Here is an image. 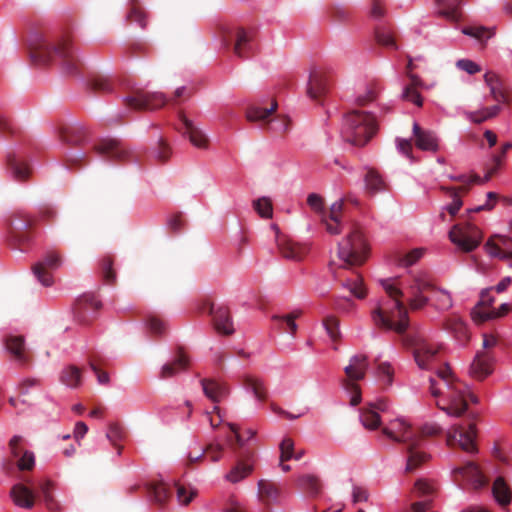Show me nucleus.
<instances>
[{"instance_id":"f257e3e1","label":"nucleus","mask_w":512,"mask_h":512,"mask_svg":"<svg viewBox=\"0 0 512 512\" xmlns=\"http://www.w3.org/2000/svg\"><path fill=\"white\" fill-rule=\"evenodd\" d=\"M382 286L393 301V305L387 307L379 304L372 311L375 325L401 335L404 347L411 350V352H437L420 332H406L409 326V316L407 308L401 300L403 291L389 280H383Z\"/></svg>"},{"instance_id":"f03ea898","label":"nucleus","mask_w":512,"mask_h":512,"mask_svg":"<svg viewBox=\"0 0 512 512\" xmlns=\"http://www.w3.org/2000/svg\"><path fill=\"white\" fill-rule=\"evenodd\" d=\"M367 253L368 246L362 232L354 229L338 244L339 262L332 260L329 263L334 279L358 299L365 298L367 291L362 276L354 268L366 261Z\"/></svg>"},{"instance_id":"7ed1b4c3","label":"nucleus","mask_w":512,"mask_h":512,"mask_svg":"<svg viewBox=\"0 0 512 512\" xmlns=\"http://www.w3.org/2000/svg\"><path fill=\"white\" fill-rule=\"evenodd\" d=\"M414 361L419 369L433 371L444 384V388H441L435 378L428 380L432 397L438 399L436 407L448 413L460 414L462 409L456 405L462 401L467 384L457 379L447 362L437 361L435 354H414Z\"/></svg>"},{"instance_id":"20e7f679","label":"nucleus","mask_w":512,"mask_h":512,"mask_svg":"<svg viewBox=\"0 0 512 512\" xmlns=\"http://www.w3.org/2000/svg\"><path fill=\"white\" fill-rule=\"evenodd\" d=\"M29 51L32 61L39 65L58 59L66 73L74 74L79 70L80 61L68 37L54 39L46 34L36 33L29 42Z\"/></svg>"},{"instance_id":"39448f33","label":"nucleus","mask_w":512,"mask_h":512,"mask_svg":"<svg viewBox=\"0 0 512 512\" xmlns=\"http://www.w3.org/2000/svg\"><path fill=\"white\" fill-rule=\"evenodd\" d=\"M376 118L369 112L352 110L344 117L342 137L345 142L356 146H365L376 134Z\"/></svg>"},{"instance_id":"423d86ee","label":"nucleus","mask_w":512,"mask_h":512,"mask_svg":"<svg viewBox=\"0 0 512 512\" xmlns=\"http://www.w3.org/2000/svg\"><path fill=\"white\" fill-rule=\"evenodd\" d=\"M368 359L364 354H355L345 366V378L341 380L342 388L351 394L350 404L355 407L361 402L360 386L356 382L365 378Z\"/></svg>"},{"instance_id":"0eeeda50","label":"nucleus","mask_w":512,"mask_h":512,"mask_svg":"<svg viewBox=\"0 0 512 512\" xmlns=\"http://www.w3.org/2000/svg\"><path fill=\"white\" fill-rule=\"evenodd\" d=\"M203 313H208L211 322L217 333L222 335H231L234 333V323L229 307L224 303H215L206 298L199 306Z\"/></svg>"},{"instance_id":"6e6552de","label":"nucleus","mask_w":512,"mask_h":512,"mask_svg":"<svg viewBox=\"0 0 512 512\" xmlns=\"http://www.w3.org/2000/svg\"><path fill=\"white\" fill-rule=\"evenodd\" d=\"M476 428L474 421L467 424V428L461 424H455L447 431L446 443L448 447H459L469 454L477 453L475 444Z\"/></svg>"},{"instance_id":"1a4fd4ad","label":"nucleus","mask_w":512,"mask_h":512,"mask_svg":"<svg viewBox=\"0 0 512 512\" xmlns=\"http://www.w3.org/2000/svg\"><path fill=\"white\" fill-rule=\"evenodd\" d=\"M223 45L226 48L232 47L234 54L246 59L252 52V34L242 27L227 28L222 33Z\"/></svg>"},{"instance_id":"9d476101","label":"nucleus","mask_w":512,"mask_h":512,"mask_svg":"<svg viewBox=\"0 0 512 512\" xmlns=\"http://www.w3.org/2000/svg\"><path fill=\"white\" fill-rule=\"evenodd\" d=\"M449 238L464 252H471L481 243L482 232L471 223L456 224L450 230Z\"/></svg>"},{"instance_id":"9b49d317","label":"nucleus","mask_w":512,"mask_h":512,"mask_svg":"<svg viewBox=\"0 0 512 512\" xmlns=\"http://www.w3.org/2000/svg\"><path fill=\"white\" fill-rule=\"evenodd\" d=\"M36 218L25 211L15 212L9 222L8 232L11 240L18 244H24L29 241V230L36 225Z\"/></svg>"},{"instance_id":"f8f14e48","label":"nucleus","mask_w":512,"mask_h":512,"mask_svg":"<svg viewBox=\"0 0 512 512\" xmlns=\"http://www.w3.org/2000/svg\"><path fill=\"white\" fill-rule=\"evenodd\" d=\"M93 149L100 156L113 161L125 162L135 159L129 147L117 139H102L94 145Z\"/></svg>"},{"instance_id":"ddd939ff","label":"nucleus","mask_w":512,"mask_h":512,"mask_svg":"<svg viewBox=\"0 0 512 512\" xmlns=\"http://www.w3.org/2000/svg\"><path fill=\"white\" fill-rule=\"evenodd\" d=\"M62 263V255L56 250H50L33 266V273L43 286H51L53 284L51 271L59 268Z\"/></svg>"},{"instance_id":"4468645a","label":"nucleus","mask_w":512,"mask_h":512,"mask_svg":"<svg viewBox=\"0 0 512 512\" xmlns=\"http://www.w3.org/2000/svg\"><path fill=\"white\" fill-rule=\"evenodd\" d=\"M382 434L391 438L394 442L410 444H420V435L407 424L402 418L394 419L391 422V428L382 429Z\"/></svg>"},{"instance_id":"2eb2a0df","label":"nucleus","mask_w":512,"mask_h":512,"mask_svg":"<svg viewBox=\"0 0 512 512\" xmlns=\"http://www.w3.org/2000/svg\"><path fill=\"white\" fill-rule=\"evenodd\" d=\"M125 101L126 105L134 110H154L167 102L162 93H150L144 90L134 91Z\"/></svg>"},{"instance_id":"dca6fc26","label":"nucleus","mask_w":512,"mask_h":512,"mask_svg":"<svg viewBox=\"0 0 512 512\" xmlns=\"http://www.w3.org/2000/svg\"><path fill=\"white\" fill-rule=\"evenodd\" d=\"M102 304L93 294H84L79 297L75 303V319L83 325L90 324L100 310Z\"/></svg>"},{"instance_id":"f3484780","label":"nucleus","mask_w":512,"mask_h":512,"mask_svg":"<svg viewBox=\"0 0 512 512\" xmlns=\"http://www.w3.org/2000/svg\"><path fill=\"white\" fill-rule=\"evenodd\" d=\"M255 453L252 450H243L238 453V459L225 478L230 483H239L251 475L254 469Z\"/></svg>"},{"instance_id":"a211bd4d","label":"nucleus","mask_w":512,"mask_h":512,"mask_svg":"<svg viewBox=\"0 0 512 512\" xmlns=\"http://www.w3.org/2000/svg\"><path fill=\"white\" fill-rule=\"evenodd\" d=\"M495 359L492 354H475L469 364L468 374L470 377L482 381L493 374Z\"/></svg>"},{"instance_id":"6ab92c4d","label":"nucleus","mask_w":512,"mask_h":512,"mask_svg":"<svg viewBox=\"0 0 512 512\" xmlns=\"http://www.w3.org/2000/svg\"><path fill=\"white\" fill-rule=\"evenodd\" d=\"M453 473L455 477H461L466 480L467 483L472 485L473 489H482L488 484L486 476L482 474L479 466L472 461L467 462L466 465L454 468Z\"/></svg>"},{"instance_id":"aec40b11","label":"nucleus","mask_w":512,"mask_h":512,"mask_svg":"<svg viewBox=\"0 0 512 512\" xmlns=\"http://www.w3.org/2000/svg\"><path fill=\"white\" fill-rule=\"evenodd\" d=\"M276 244L280 254L289 260L301 261L308 253V247L292 241L285 235H276Z\"/></svg>"},{"instance_id":"412c9836","label":"nucleus","mask_w":512,"mask_h":512,"mask_svg":"<svg viewBox=\"0 0 512 512\" xmlns=\"http://www.w3.org/2000/svg\"><path fill=\"white\" fill-rule=\"evenodd\" d=\"M21 436L11 438L9 442L10 453L12 459L16 460V465L20 471H30L35 466V456L32 452L23 450L19 447Z\"/></svg>"},{"instance_id":"4be33fe9","label":"nucleus","mask_w":512,"mask_h":512,"mask_svg":"<svg viewBox=\"0 0 512 512\" xmlns=\"http://www.w3.org/2000/svg\"><path fill=\"white\" fill-rule=\"evenodd\" d=\"M485 250L492 257L503 260L512 259V239L507 236L495 235L486 242Z\"/></svg>"},{"instance_id":"5701e85b","label":"nucleus","mask_w":512,"mask_h":512,"mask_svg":"<svg viewBox=\"0 0 512 512\" xmlns=\"http://www.w3.org/2000/svg\"><path fill=\"white\" fill-rule=\"evenodd\" d=\"M328 90V79L326 73L322 69L314 68L310 72L307 94L308 96L319 101Z\"/></svg>"},{"instance_id":"b1692460","label":"nucleus","mask_w":512,"mask_h":512,"mask_svg":"<svg viewBox=\"0 0 512 512\" xmlns=\"http://www.w3.org/2000/svg\"><path fill=\"white\" fill-rule=\"evenodd\" d=\"M203 392L206 398L212 403H218L228 396L230 390L224 382H220L214 378H203L200 380Z\"/></svg>"},{"instance_id":"393cba45","label":"nucleus","mask_w":512,"mask_h":512,"mask_svg":"<svg viewBox=\"0 0 512 512\" xmlns=\"http://www.w3.org/2000/svg\"><path fill=\"white\" fill-rule=\"evenodd\" d=\"M344 199L334 202L327 211V221L321 222L326 231L331 235H338L342 232V213L344 209Z\"/></svg>"},{"instance_id":"a878e982","label":"nucleus","mask_w":512,"mask_h":512,"mask_svg":"<svg viewBox=\"0 0 512 512\" xmlns=\"http://www.w3.org/2000/svg\"><path fill=\"white\" fill-rule=\"evenodd\" d=\"M180 120L183 124V134L188 136L190 142L198 148H208L209 139L206 134L195 126L184 114H180Z\"/></svg>"},{"instance_id":"bb28decb","label":"nucleus","mask_w":512,"mask_h":512,"mask_svg":"<svg viewBox=\"0 0 512 512\" xmlns=\"http://www.w3.org/2000/svg\"><path fill=\"white\" fill-rule=\"evenodd\" d=\"M413 135L417 148L425 151L436 152L438 150V139L434 132L422 129L419 124H413Z\"/></svg>"},{"instance_id":"cd10ccee","label":"nucleus","mask_w":512,"mask_h":512,"mask_svg":"<svg viewBox=\"0 0 512 512\" xmlns=\"http://www.w3.org/2000/svg\"><path fill=\"white\" fill-rule=\"evenodd\" d=\"M12 502L18 507L31 509L35 505V494L30 488L22 483H17L10 489Z\"/></svg>"},{"instance_id":"c85d7f7f","label":"nucleus","mask_w":512,"mask_h":512,"mask_svg":"<svg viewBox=\"0 0 512 512\" xmlns=\"http://www.w3.org/2000/svg\"><path fill=\"white\" fill-rule=\"evenodd\" d=\"M484 81L489 87L490 94L495 101L503 103L509 102L505 84L499 75L489 71L484 75Z\"/></svg>"},{"instance_id":"c756f323","label":"nucleus","mask_w":512,"mask_h":512,"mask_svg":"<svg viewBox=\"0 0 512 512\" xmlns=\"http://www.w3.org/2000/svg\"><path fill=\"white\" fill-rule=\"evenodd\" d=\"M302 313H303L302 310L296 309L288 314H283V315L275 314L272 316L271 319L275 323L277 330H279L280 332H283V333H289L291 335H295L298 330V326L296 324V319L301 317Z\"/></svg>"},{"instance_id":"7c9ffc66","label":"nucleus","mask_w":512,"mask_h":512,"mask_svg":"<svg viewBox=\"0 0 512 512\" xmlns=\"http://www.w3.org/2000/svg\"><path fill=\"white\" fill-rule=\"evenodd\" d=\"M146 494L155 504L162 506L171 496V489L165 482H151L146 484Z\"/></svg>"},{"instance_id":"2f4dec72","label":"nucleus","mask_w":512,"mask_h":512,"mask_svg":"<svg viewBox=\"0 0 512 512\" xmlns=\"http://www.w3.org/2000/svg\"><path fill=\"white\" fill-rule=\"evenodd\" d=\"M420 444H410L406 446L407 462L406 473H412L420 468L424 463L429 460V455L425 452L418 450Z\"/></svg>"},{"instance_id":"473e14b6","label":"nucleus","mask_w":512,"mask_h":512,"mask_svg":"<svg viewBox=\"0 0 512 512\" xmlns=\"http://www.w3.org/2000/svg\"><path fill=\"white\" fill-rule=\"evenodd\" d=\"M410 83L404 87L402 99L412 102L418 107L423 105L419 88L423 86L422 80L416 74H409Z\"/></svg>"},{"instance_id":"72a5a7b5","label":"nucleus","mask_w":512,"mask_h":512,"mask_svg":"<svg viewBox=\"0 0 512 512\" xmlns=\"http://www.w3.org/2000/svg\"><path fill=\"white\" fill-rule=\"evenodd\" d=\"M280 495L279 485L270 480H260L258 482V497L265 505L277 502Z\"/></svg>"},{"instance_id":"f704fd0d","label":"nucleus","mask_w":512,"mask_h":512,"mask_svg":"<svg viewBox=\"0 0 512 512\" xmlns=\"http://www.w3.org/2000/svg\"><path fill=\"white\" fill-rule=\"evenodd\" d=\"M435 4L442 7V9L438 11L440 16L452 22H459L461 20V0H435Z\"/></svg>"},{"instance_id":"c9c22d12","label":"nucleus","mask_w":512,"mask_h":512,"mask_svg":"<svg viewBox=\"0 0 512 512\" xmlns=\"http://www.w3.org/2000/svg\"><path fill=\"white\" fill-rule=\"evenodd\" d=\"M512 310V305L504 303L498 309H489L488 311H481L480 309L472 310V319L477 324H482L487 320L497 319L505 316L509 311Z\"/></svg>"},{"instance_id":"e433bc0d","label":"nucleus","mask_w":512,"mask_h":512,"mask_svg":"<svg viewBox=\"0 0 512 512\" xmlns=\"http://www.w3.org/2000/svg\"><path fill=\"white\" fill-rule=\"evenodd\" d=\"M364 182L366 192L371 196L387 189V184L383 180L382 176L373 168L368 169L364 177Z\"/></svg>"},{"instance_id":"4c0bfd02","label":"nucleus","mask_w":512,"mask_h":512,"mask_svg":"<svg viewBox=\"0 0 512 512\" xmlns=\"http://www.w3.org/2000/svg\"><path fill=\"white\" fill-rule=\"evenodd\" d=\"M189 363L190 360L186 354H178L173 361L164 364L160 377L163 379L170 378L174 376L175 373L186 369Z\"/></svg>"},{"instance_id":"58836bf2","label":"nucleus","mask_w":512,"mask_h":512,"mask_svg":"<svg viewBox=\"0 0 512 512\" xmlns=\"http://www.w3.org/2000/svg\"><path fill=\"white\" fill-rule=\"evenodd\" d=\"M494 499L501 506H508L511 500V491L505 479L501 476L495 479L492 487Z\"/></svg>"},{"instance_id":"ea45409f","label":"nucleus","mask_w":512,"mask_h":512,"mask_svg":"<svg viewBox=\"0 0 512 512\" xmlns=\"http://www.w3.org/2000/svg\"><path fill=\"white\" fill-rule=\"evenodd\" d=\"M59 379H61L62 384L71 389H76L82 384V369L75 365H70L63 369Z\"/></svg>"},{"instance_id":"a19ab883","label":"nucleus","mask_w":512,"mask_h":512,"mask_svg":"<svg viewBox=\"0 0 512 512\" xmlns=\"http://www.w3.org/2000/svg\"><path fill=\"white\" fill-rule=\"evenodd\" d=\"M126 437V430L118 423L109 424L106 430V439L109 440L111 445L117 449V454L120 455L123 451V446L119 444Z\"/></svg>"},{"instance_id":"79ce46f5","label":"nucleus","mask_w":512,"mask_h":512,"mask_svg":"<svg viewBox=\"0 0 512 512\" xmlns=\"http://www.w3.org/2000/svg\"><path fill=\"white\" fill-rule=\"evenodd\" d=\"M7 163L15 180L24 182L29 178L30 168L26 163L16 159L15 156L8 157Z\"/></svg>"},{"instance_id":"37998d69","label":"nucleus","mask_w":512,"mask_h":512,"mask_svg":"<svg viewBox=\"0 0 512 512\" xmlns=\"http://www.w3.org/2000/svg\"><path fill=\"white\" fill-rule=\"evenodd\" d=\"M113 265L114 259L109 255L104 256L99 262L100 273L103 281L109 285L115 284L117 279L116 270L114 269Z\"/></svg>"},{"instance_id":"c03bdc74","label":"nucleus","mask_w":512,"mask_h":512,"mask_svg":"<svg viewBox=\"0 0 512 512\" xmlns=\"http://www.w3.org/2000/svg\"><path fill=\"white\" fill-rule=\"evenodd\" d=\"M375 376L382 383V385L391 386L394 377V368L390 362H380L378 359L375 360Z\"/></svg>"},{"instance_id":"a18cd8bd","label":"nucleus","mask_w":512,"mask_h":512,"mask_svg":"<svg viewBox=\"0 0 512 512\" xmlns=\"http://www.w3.org/2000/svg\"><path fill=\"white\" fill-rule=\"evenodd\" d=\"M243 385L245 389L253 393L254 397L260 402L266 400V389L262 380L253 378L252 376H246Z\"/></svg>"},{"instance_id":"49530a36","label":"nucleus","mask_w":512,"mask_h":512,"mask_svg":"<svg viewBox=\"0 0 512 512\" xmlns=\"http://www.w3.org/2000/svg\"><path fill=\"white\" fill-rule=\"evenodd\" d=\"M447 328L454 334L455 338L464 343L469 339V333L466 324L457 317H452L447 321Z\"/></svg>"},{"instance_id":"de8ad7c7","label":"nucleus","mask_w":512,"mask_h":512,"mask_svg":"<svg viewBox=\"0 0 512 512\" xmlns=\"http://www.w3.org/2000/svg\"><path fill=\"white\" fill-rule=\"evenodd\" d=\"M276 108H277L276 101H273L270 108H262V107H258V106H253V107H250L249 109H247L246 118L248 121H251V122L265 121L272 115V113L276 110Z\"/></svg>"},{"instance_id":"09e8293b","label":"nucleus","mask_w":512,"mask_h":512,"mask_svg":"<svg viewBox=\"0 0 512 512\" xmlns=\"http://www.w3.org/2000/svg\"><path fill=\"white\" fill-rule=\"evenodd\" d=\"M60 139L69 145H80L83 141V132L76 127H62L59 131Z\"/></svg>"},{"instance_id":"8fccbe9b","label":"nucleus","mask_w":512,"mask_h":512,"mask_svg":"<svg viewBox=\"0 0 512 512\" xmlns=\"http://www.w3.org/2000/svg\"><path fill=\"white\" fill-rule=\"evenodd\" d=\"M381 86L377 82H371L365 88V91L362 94H359L356 98V104L359 106H366L369 103L376 100L378 97Z\"/></svg>"},{"instance_id":"3c124183","label":"nucleus","mask_w":512,"mask_h":512,"mask_svg":"<svg viewBox=\"0 0 512 512\" xmlns=\"http://www.w3.org/2000/svg\"><path fill=\"white\" fill-rule=\"evenodd\" d=\"M308 206L320 216L321 222L327 221V210L325 209V201L322 196L316 193H311L307 197Z\"/></svg>"},{"instance_id":"603ef678","label":"nucleus","mask_w":512,"mask_h":512,"mask_svg":"<svg viewBox=\"0 0 512 512\" xmlns=\"http://www.w3.org/2000/svg\"><path fill=\"white\" fill-rule=\"evenodd\" d=\"M298 484L301 489H304L308 494L319 495L321 490V483L318 477L314 475H303L299 477Z\"/></svg>"},{"instance_id":"864d4df0","label":"nucleus","mask_w":512,"mask_h":512,"mask_svg":"<svg viewBox=\"0 0 512 512\" xmlns=\"http://www.w3.org/2000/svg\"><path fill=\"white\" fill-rule=\"evenodd\" d=\"M434 290V286L427 280L416 277L408 287L411 298H418L424 293Z\"/></svg>"},{"instance_id":"5fc2aeb1","label":"nucleus","mask_w":512,"mask_h":512,"mask_svg":"<svg viewBox=\"0 0 512 512\" xmlns=\"http://www.w3.org/2000/svg\"><path fill=\"white\" fill-rule=\"evenodd\" d=\"M360 421L365 428L374 430L379 427L381 423L380 415L373 409H364L360 413Z\"/></svg>"},{"instance_id":"6e6d98bb","label":"nucleus","mask_w":512,"mask_h":512,"mask_svg":"<svg viewBox=\"0 0 512 512\" xmlns=\"http://www.w3.org/2000/svg\"><path fill=\"white\" fill-rule=\"evenodd\" d=\"M452 180L459 182L461 185L459 187H454L458 193H467L469 191V185L473 183L482 184L486 182L484 178H480L477 174H473L471 176H467L464 174L457 175V176H451Z\"/></svg>"},{"instance_id":"4d7b16f0","label":"nucleus","mask_w":512,"mask_h":512,"mask_svg":"<svg viewBox=\"0 0 512 512\" xmlns=\"http://www.w3.org/2000/svg\"><path fill=\"white\" fill-rule=\"evenodd\" d=\"M442 191L446 192L452 199V202L446 206V210L451 216H455L463 205L458 191L455 188L441 186Z\"/></svg>"},{"instance_id":"13d9d810","label":"nucleus","mask_w":512,"mask_h":512,"mask_svg":"<svg viewBox=\"0 0 512 512\" xmlns=\"http://www.w3.org/2000/svg\"><path fill=\"white\" fill-rule=\"evenodd\" d=\"M7 352H25L26 344L22 335H8L4 338Z\"/></svg>"},{"instance_id":"bf43d9fd","label":"nucleus","mask_w":512,"mask_h":512,"mask_svg":"<svg viewBox=\"0 0 512 512\" xmlns=\"http://www.w3.org/2000/svg\"><path fill=\"white\" fill-rule=\"evenodd\" d=\"M506 154H503V150L499 153L494 154L491 157V162L486 166V174L484 176L485 181H489L491 177L502 167Z\"/></svg>"},{"instance_id":"052dcab7","label":"nucleus","mask_w":512,"mask_h":512,"mask_svg":"<svg viewBox=\"0 0 512 512\" xmlns=\"http://www.w3.org/2000/svg\"><path fill=\"white\" fill-rule=\"evenodd\" d=\"M89 365H90L91 370L94 371V373L96 374L98 383L100 385L109 384V381H110L109 374L103 370L102 367H103L104 363L100 360V358H98V357L91 358L89 360Z\"/></svg>"},{"instance_id":"680f3d73","label":"nucleus","mask_w":512,"mask_h":512,"mask_svg":"<svg viewBox=\"0 0 512 512\" xmlns=\"http://www.w3.org/2000/svg\"><path fill=\"white\" fill-rule=\"evenodd\" d=\"M462 33L478 40H482L483 38L489 39L494 35V31L492 29L484 26L465 27L462 29Z\"/></svg>"},{"instance_id":"e2e57ef3","label":"nucleus","mask_w":512,"mask_h":512,"mask_svg":"<svg viewBox=\"0 0 512 512\" xmlns=\"http://www.w3.org/2000/svg\"><path fill=\"white\" fill-rule=\"evenodd\" d=\"M91 88L94 91L101 92V93H107L111 92L113 89L112 81L109 77L106 76H95L92 78L90 82Z\"/></svg>"},{"instance_id":"0e129e2a","label":"nucleus","mask_w":512,"mask_h":512,"mask_svg":"<svg viewBox=\"0 0 512 512\" xmlns=\"http://www.w3.org/2000/svg\"><path fill=\"white\" fill-rule=\"evenodd\" d=\"M414 491L418 497L431 498L435 494V487L432 483L419 479L414 484Z\"/></svg>"},{"instance_id":"69168bd1","label":"nucleus","mask_w":512,"mask_h":512,"mask_svg":"<svg viewBox=\"0 0 512 512\" xmlns=\"http://www.w3.org/2000/svg\"><path fill=\"white\" fill-rule=\"evenodd\" d=\"M127 19L130 22H137L142 28L146 27L145 12L142 9V7L136 2L132 3Z\"/></svg>"},{"instance_id":"338daca9","label":"nucleus","mask_w":512,"mask_h":512,"mask_svg":"<svg viewBox=\"0 0 512 512\" xmlns=\"http://www.w3.org/2000/svg\"><path fill=\"white\" fill-rule=\"evenodd\" d=\"M254 209L262 218L272 217V203L268 198H259L253 202Z\"/></svg>"},{"instance_id":"774afa93","label":"nucleus","mask_w":512,"mask_h":512,"mask_svg":"<svg viewBox=\"0 0 512 512\" xmlns=\"http://www.w3.org/2000/svg\"><path fill=\"white\" fill-rule=\"evenodd\" d=\"M323 325L330 336L332 341H336L340 337L339 321L333 316H328L324 319Z\"/></svg>"}]
</instances>
